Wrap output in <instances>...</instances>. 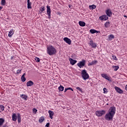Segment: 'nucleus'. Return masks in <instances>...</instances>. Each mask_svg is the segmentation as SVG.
I'll return each instance as SVG.
<instances>
[{"mask_svg":"<svg viewBox=\"0 0 127 127\" xmlns=\"http://www.w3.org/2000/svg\"><path fill=\"white\" fill-rule=\"evenodd\" d=\"M47 53L50 56H52L56 54L57 51L56 49L54 48L53 46H49L47 49Z\"/></svg>","mask_w":127,"mask_h":127,"instance_id":"nucleus-1","label":"nucleus"},{"mask_svg":"<svg viewBox=\"0 0 127 127\" xmlns=\"http://www.w3.org/2000/svg\"><path fill=\"white\" fill-rule=\"evenodd\" d=\"M81 76L84 80L89 79V74L87 73V71L85 69H83L81 71Z\"/></svg>","mask_w":127,"mask_h":127,"instance_id":"nucleus-2","label":"nucleus"},{"mask_svg":"<svg viewBox=\"0 0 127 127\" xmlns=\"http://www.w3.org/2000/svg\"><path fill=\"white\" fill-rule=\"evenodd\" d=\"M105 114H106V111L105 110L96 111L95 112L96 116L98 117H102V116L105 115Z\"/></svg>","mask_w":127,"mask_h":127,"instance_id":"nucleus-3","label":"nucleus"},{"mask_svg":"<svg viewBox=\"0 0 127 127\" xmlns=\"http://www.w3.org/2000/svg\"><path fill=\"white\" fill-rule=\"evenodd\" d=\"M104 118L106 121H110L113 120L114 116L112 114H110V113H107L105 115Z\"/></svg>","mask_w":127,"mask_h":127,"instance_id":"nucleus-4","label":"nucleus"},{"mask_svg":"<svg viewBox=\"0 0 127 127\" xmlns=\"http://www.w3.org/2000/svg\"><path fill=\"white\" fill-rule=\"evenodd\" d=\"M108 114L110 115H112V116H115L116 114V107H111L110 108L109 110H108Z\"/></svg>","mask_w":127,"mask_h":127,"instance_id":"nucleus-5","label":"nucleus"},{"mask_svg":"<svg viewBox=\"0 0 127 127\" xmlns=\"http://www.w3.org/2000/svg\"><path fill=\"white\" fill-rule=\"evenodd\" d=\"M86 64V61L85 60H83L82 61H80L77 64L78 67L79 68H83L84 66Z\"/></svg>","mask_w":127,"mask_h":127,"instance_id":"nucleus-6","label":"nucleus"},{"mask_svg":"<svg viewBox=\"0 0 127 127\" xmlns=\"http://www.w3.org/2000/svg\"><path fill=\"white\" fill-rule=\"evenodd\" d=\"M47 13L48 16V18L50 19L51 18V9H50V6H47Z\"/></svg>","mask_w":127,"mask_h":127,"instance_id":"nucleus-7","label":"nucleus"},{"mask_svg":"<svg viewBox=\"0 0 127 127\" xmlns=\"http://www.w3.org/2000/svg\"><path fill=\"white\" fill-rule=\"evenodd\" d=\"M105 12L107 15V16H109V17H111L113 14V12H112V10L111 9L108 8L106 11Z\"/></svg>","mask_w":127,"mask_h":127,"instance_id":"nucleus-8","label":"nucleus"},{"mask_svg":"<svg viewBox=\"0 0 127 127\" xmlns=\"http://www.w3.org/2000/svg\"><path fill=\"white\" fill-rule=\"evenodd\" d=\"M89 44L91 45L92 48H96V47H97V44H96V43H94V41L93 40H90L89 41Z\"/></svg>","mask_w":127,"mask_h":127,"instance_id":"nucleus-9","label":"nucleus"},{"mask_svg":"<svg viewBox=\"0 0 127 127\" xmlns=\"http://www.w3.org/2000/svg\"><path fill=\"white\" fill-rule=\"evenodd\" d=\"M115 89L116 90V92H117V93H119V94H123V93H124V91H123V90H122L121 88L118 86H115Z\"/></svg>","mask_w":127,"mask_h":127,"instance_id":"nucleus-10","label":"nucleus"},{"mask_svg":"<svg viewBox=\"0 0 127 127\" xmlns=\"http://www.w3.org/2000/svg\"><path fill=\"white\" fill-rule=\"evenodd\" d=\"M99 19H100V20H108V19H109V17H108L107 15H103L99 17Z\"/></svg>","mask_w":127,"mask_h":127,"instance_id":"nucleus-11","label":"nucleus"},{"mask_svg":"<svg viewBox=\"0 0 127 127\" xmlns=\"http://www.w3.org/2000/svg\"><path fill=\"white\" fill-rule=\"evenodd\" d=\"M64 42H66V43H67V44H68V45H70L71 44V39L67 38V37H64Z\"/></svg>","mask_w":127,"mask_h":127,"instance_id":"nucleus-12","label":"nucleus"},{"mask_svg":"<svg viewBox=\"0 0 127 127\" xmlns=\"http://www.w3.org/2000/svg\"><path fill=\"white\" fill-rule=\"evenodd\" d=\"M33 85H34V83L31 80H29L26 83L27 87H31V86H33Z\"/></svg>","mask_w":127,"mask_h":127,"instance_id":"nucleus-13","label":"nucleus"},{"mask_svg":"<svg viewBox=\"0 0 127 127\" xmlns=\"http://www.w3.org/2000/svg\"><path fill=\"white\" fill-rule=\"evenodd\" d=\"M48 113L49 114L50 118L51 120L53 119L54 116V112L51 110H49Z\"/></svg>","mask_w":127,"mask_h":127,"instance_id":"nucleus-14","label":"nucleus"},{"mask_svg":"<svg viewBox=\"0 0 127 127\" xmlns=\"http://www.w3.org/2000/svg\"><path fill=\"white\" fill-rule=\"evenodd\" d=\"M69 62L71 65H75L77 63V61L73 60V59L69 58Z\"/></svg>","mask_w":127,"mask_h":127,"instance_id":"nucleus-15","label":"nucleus"},{"mask_svg":"<svg viewBox=\"0 0 127 127\" xmlns=\"http://www.w3.org/2000/svg\"><path fill=\"white\" fill-rule=\"evenodd\" d=\"M16 120H17V116H16V114L14 113L12 115V121H13V122H16Z\"/></svg>","mask_w":127,"mask_h":127,"instance_id":"nucleus-16","label":"nucleus"},{"mask_svg":"<svg viewBox=\"0 0 127 127\" xmlns=\"http://www.w3.org/2000/svg\"><path fill=\"white\" fill-rule=\"evenodd\" d=\"M101 76L103 77V78H104L105 79H106L108 81H111V79H110V77L109 76H108V75H107V74H106L105 73H103V74H101Z\"/></svg>","mask_w":127,"mask_h":127,"instance_id":"nucleus-17","label":"nucleus"},{"mask_svg":"<svg viewBox=\"0 0 127 127\" xmlns=\"http://www.w3.org/2000/svg\"><path fill=\"white\" fill-rule=\"evenodd\" d=\"M45 11V7H44V6H42L40 7L39 12V13H42L44 12Z\"/></svg>","mask_w":127,"mask_h":127,"instance_id":"nucleus-18","label":"nucleus"},{"mask_svg":"<svg viewBox=\"0 0 127 127\" xmlns=\"http://www.w3.org/2000/svg\"><path fill=\"white\" fill-rule=\"evenodd\" d=\"M20 97L22 98V99H23V100H24L25 101H27V98H28L27 95L25 94L20 95Z\"/></svg>","mask_w":127,"mask_h":127,"instance_id":"nucleus-19","label":"nucleus"},{"mask_svg":"<svg viewBox=\"0 0 127 127\" xmlns=\"http://www.w3.org/2000/svg\"><path fill=\"white\" fill-rule=\"evenodd\" d=\"M78 23L80 26H82V27L86 25V23L84 21H79Z\"/></svg>","mask_w":127,"mask_h":127,"instance_id":"nucleus-20","label":"nucleus"},{"mask_svg":"<svg viewBox=\"0 0 127 127\" xmlns=\"http://www.w3.org/2000/svg\"><path fill=\"white\" fill-rule=\"evenodd\" d=\"M98 61H92L91 63L88 64V66H92V65H94V64H97Z\"/></svg>","mask_w":127,"mask_h":127,"instance_id":"nucleus-21","label":"nucleus"},{"mask_svg":"<svg viewBox=\"0 0 127 127\" xmlns=\"http://www.w3.org/2000/svg\"><path fill=\"white\" fill-rule=\"evenodd\" d=\"M17 120H18V124H19L21 122V117L20 114L19 113H18L17 114Z\"/></svg>","mask_w":127,"mask_h":127,"instance_id":"nucleus-22","label":"nucleus"},{"mask_svg":"<svg viewBox=\"0 0 127 127\" xmlns=\"http://www.w3.org/2000/svg\"><path fill=\"white\" fill-rule=\"evenodd\" d=\"M8 35L9 37H11V36H12V35H13V29H11L10 30V31L9 32Z\"/></svg>","mask_w":127,"mask_h":127,"instance_id":"nucleus-23","label":"nucleus"},{"mask_svg":"<svg viewBox=\"0 0 127 127\" xmlns=\"http://www.w3.org/2000/svg\"><path fill=\"white\" fill-rule=\"evenodd\" d=\"M27 8H31V2L30 0H27Z\"/></svg>","mask_w":127,"mask_h":127,"instance_id":"nucleus-24","label":"nucleus"},{"mask_svg":"<svg viewBox=\"0 0 127 127\" xmlns=\"http://www.w3.org/2000/svg\"><path fill=\"white\" fill-rule=\"evenodd\" d=\"M111 24V23L109 21H107L105 24H104V26L106 28H108V27H110V25Z\"/></svg>","mask_w":127,"mask_h":127,"instance_id":"nucleus-25","label":"nucleus"},{"mask_svg":"<svg viewBox=\"0 0 127 127\" xmlns=\"http://www.w3.org/2000/svg\"><path fill=\"white\" fill-rule=\"evenodd\" d=\"M112 68H114V71H118L120 67L119 66V65H114L112 66Z\"/></svg>","mask_w":127,"mask_h":127,"instance_id":"nucleus-26","label":"nucleus"},{"mask_svg":"<svg viewBox=\"0 0 127 127\" xmlns=\"http://www.w3.org/2000/svg\"><path fill=\"white\" fill-rule=\"evenodd\" d=\"M59 92H63V91H64V87H63L62 85H60L59 87Z\"/></svg>","mask_w":127,"mask_h":127,"instance_id":"nucleus-27","label":"nucleus"},{"mask_svg":"<svg viewBox=\"0 0 127 127\" xmlns=\"http://www.w3.org/2000/svg\"><path fill=\"white\" fill-rule=\"evenodd\" d=\"M3 123H4V119L3 118H0V127L3 125Z\"/></svg>","mask_w":127,"mask_h":127,"instance_id":"nucleus-28","label":"nucleus"},{"mask_svg":"<svg viewBox=\"0 0 127 127\" xmlns=\"http://www.w3.org/2000/svg\"><path fill=\"white\" fill-rule=\"evenodd\" d=\"M89 7L90 9L93 10V9H95L96 8V5L93 4L92 5H89Z\"/></svg>","mask_w":127,"mask_h":127,"instance_id":"nucleus-29","label":"nucleus"},{"mask_svg":"<svg viewBox=\"0 0 127 127\" xmlns=\"http://www.w3.org/2000/svg\"><path fill=\"white\" fill-rule=\"evenodd\" d=\"M44 121V117H41L39 119V123H40L41 124V123H43Z\"/></svg>","mask_w":127,"mask_h":127,"instance_id":"nucleus-30","label":"nucleus"},{"mask_svg":"<svg viewBox=\"0 0 127 127\" xmlns=\"http://www.w3.org/2000/svg\"><path fill=\"white\" fill-rule=\"evenodd\" d=\"M115 36L113 34H111L108 36V39L109 40H112L113 38H114Z\"/></svg>","mask_w":127,"mask_h":127,"instance_id":"nucleus-31","label":"nucleus"},{"mask_svg":"<svg viewBox=\"0 0 127 127\" xmlns=\"http://www.w3.org/2000/svg\"><path fill=\"white\" fill-rule=\"evenodd\" d=\"M21 80L22 82H25V81H26V78H25L24 75H22V76L21 77Z\"/></svg>","mask_w":127,"mask_h":127,"instance_id":"nucleus-32","label":"nucleus"},{"mask_svg":"<svg viewBox=\"0 0 127 127\" xmlns=\"http://www.w3.org/2000/svg\"><path fill=\"white\" fill-rule=\"evenodd\" d=\"M89 31L92 34H94V33H96V30L93 29H90Z\"/></svg>","mask_w":127,"mask_h":127,"instance_id":"nucleus-33","label":"nucleus"},{"mask_svg":"<svg viewBox=\"0 0 127 127\" xmlns=\"http://www.w3.org/2000/svg\"><path fill=\"white\" fill-rule=\"evenodd\" d=\"M76 90H78V91H79V92H80L81 93H83V90H82V88L79 87H76Z\"/></svg>","mask_w":127,"mask_h":127,"instance_id":"nucleus-34","label":"nucleus"},{"mask_svg":"<svg viewBox=\"0 0 127 127\" xmlns=\"http://www.w3.org/2000/svg\"><path fill=\"white\" fill-rule=\"evenodd\" d=\"M5 0H1V4L2 5H5Z\"/></svg>","mask_w":127,"mask_h":127,"instance_id":"nucleus-35","label":"nucleus"},{"mask_svg":"<svg viewBox=\"0 0 127 127\" xmlns=\"http://www.w3.org/2000/svg\"><path fill=\"white\" fill-rule=\"evenodd\" d=\"M0 109L1 111H4V106L2 105H0Z\"/></svg>","mask_w":127,"mask_h":127,"instance_id":"nucleus-36","label":"nucleus"},{"mask_svg":"<svg viewBox=\"0 0 127 127\" xmlns=\"http://www.w3.org/2000/svg\"><path fill=\"white\" fill-rule=\"evenodd\" d=\"M37 112V110L35 108H33V114H36V113Z\"/></svg>","mask_w":127,"mask_h":127,"instance_id":"nucleus-37","label":"nucleus"},{"mask_svg":"<svg viewBox=\"0 0 127 127\" xmlns=\"http://www.w3.org/2000/svg\"><path fill=\"white\" fill-rule=\"evenodd\" d=\"M35 60L36 62H40V59H39V58L36 57Z\"/></svg>","mask_w":127,"mask_h":127,"instance_id":"nucleus-38","label":"nucleus"},{"mask_svg":"<svg viewBox=\"0 0 127 127\" xmlns=\"http://www.w3.org/2000/svg\"><path fill=\"white\" fill-rule=\"evenodd\" d=\"M20 73H21V69H18L16 71V74H19Z\"/></svg>","mask_w":127,"mask_h":127,"instance_id":"nucleus-39","label":"nucleus"},{"mask_svg":"<svg viewBox=\"0 0 127 127\" xmlns=\"http://www.w3.org/2000/svg\"><path fill=\"white\" fill-rule=\"evenodd\" d=\"M112 58L113 59H114V60H118V59L117 58V57L116 56H113Z\"/></svg>","mask_w":127,"mask_h":127,"instance_id":"nucleus-40","label":"nucleus"},{"mask_svg":"<svg viewBox=\"0 0 127 127\" xmlns=\"http://www.w3.org/2000/svg\"><path fill=\"white\" fill-rule=\"evenodd\" d=\"M103 91L104 93H108V91H107V88H106V87L103 88Z\"/></svg>","mask_w":127,"mask_h":127,"instance_id":"nucleus-41","label":"nucleus"},{"mask_svg":"<svg viewBox=\"0 0 127 127\" xmlns=\"http://www.w3.org/2000/svg\"><path fill=\"white\" fill-rule=\"evenodd\" d=\"M50 126V123H47V124L46 125L45 127H49Z\"/></svg>","mask_w":127,"mask_h":127,"instance_id":"nucleus-42","label":"nucleus"},{"mask_svg":"<svg viewBox=\"0 0 127 127\" xmlns=\"http://www.w3.org/2000/svg\"><path fill=\"white\" fill-rule=\"evenodd\" d=\"M2 127H8L7 123H6L5 125H4Z\"/></svg>","mask_w":127,"mask_h":127,"instance_id":"nucleus-43","label":"nucleus"},{"mask_svg":"<svg viewBox=\"0 0 127 127\" xmlns=\"http://www.w3.org/2000/svg\"><path fill=\"white\" fill-rule=\"evenodd\" d=\"M67 90H70V91H73V89L71 87H68Z\"/></svg>","mask_w":127,"mask_h":127,"instance_id":"nucleus-44","label":"nucleus"},{"mask_svg":"<svg viewBox=\"0 0 127 127\" xmlns=\"http://www.w3.org/2000/svg\"><path fill=\"white\" fill-rule=\"evenodd\" d=\"M67 91H68V88H65V89H64V93H66V92H67Z\"/></svg>","mask_w":127,"mask_h":127,"instance_id":"nucleus-45","label":"nucleus"},{"mask_svg":"<svg viewBox=\"0 0 127 127\" xmlns=\"http://www.w3.org/2000/svg\"><path fill=\"white\" fill-rule=\"evenodd\" d=\"M96 33H101V32H100V31H97L96 30Z\"/></svg>","mask_w":127,"mask_h":127,"instance_id":"nucleus-46","label":"nucleus"},{"mask_svg":"<svg viewBox=\"0 0 127 127\" xmlns=\"http://www.w3.org/2000/svg\"><path fill=\"white\" fill-rule=\"evenodd\" d=\"M125 90L126 91H127V85H126V87H125Z\"/></svg>","mask_w":127,"mask_h":127,"instance_id":"nucleus-47","label":"nucleus"},{"mask_svg":"<svg viewBox=\"0 0 127 127\" xmlns=\"http://www.w3.org/2000/svg\"><path fill=\"white\" fill-rule=\"evenodd\" d=\"M2 9V6H0V10H1Z\"/></svg>","mask_w":127,"mask_h":127,"instance_id":"nucleus-48","label":"nucleus"},{"mask_svg":"<svg viewBox=\"0 0 127 127\" xmlns=\"http://www.w3.org/2000/svg\"><path fill=\"white\" fill-rule=\"evenodd\" d=\"M124 17H127V15H124Z\"/></svg>","mask_w":127,"mask_h":127,"instance_id":"nucleus-49","label":"nucleus"},{"mask_svg":"<svg viewBox=\"0 0 127 127\" xmlns=\"http://www.w3.org/2000/svg\"><path fill=\"white\" fill-rule=\"evenodd\" d=\"M23 75H24V76H25V73H23Z\"/></svg>","mask_w":127,"mask_h":127,"instance_id":"nucleus-50","label":"nucleus"},{"mask_svg":"<svg viewBox=\"0 0 127 127\" xmlns=\"http://www.w3.org/2000/svg\"><path fill=\"white\" fill-rule=\"evenodd\" d=\"M13 58V57H11V59H12Z\"/></svg>","mask_w":127,"mask_h":127,"instance_id":"nucleus-51","label":"nucleus"},{"mask_svg":"<svg viewBox=\"0 0 127 127\" xmlns=\"http://www.w3.org/2000/svg\"><path fill=\"white\" fill-rule=\"evenodd\" d=\"M107 105H109V104H107Z\"/></svg>","mask_w":127,"mask_h":127,"instance_id":"nucleus-52","label":"nucleus"}]
</instances>
